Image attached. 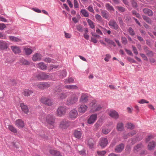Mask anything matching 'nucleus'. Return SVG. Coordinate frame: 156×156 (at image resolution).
Segmentation results:
<instances>
[{
  "instance_id": "nucleus-1",
  "label": "nucleus",
  "mask_w": 156,
  "mask_h": 156,
  "mask_svg": "<svg viewBox=\"0 0 156 156\" xmlns=\"http://www.w3.org/2000/svg\"><path fill=\"white\" fill-rule=\"evenodd\" d=\"M78 98V96L76 94H72L67 100V105H70L75 104L77 102Z\"/></svg>"
},
{
  "instance_id": "nucleus-2",
  "label": "nucleus",
  "mask_w": 156,
  "mask_h": 156,
  "mask_svg": "<svg viewBox=\"0 0 156 156\" xmlns=\"http://www.w3.org/2000/svg\"><path fill=\"white\" fill-rule=\"evenodd\" d=\"M66 111V106H59L56 111V114L58 116H62L65 115Z\"/></svg>"
},
{
  "instance_id": "nucleus-3",
  "label": "nucleus",
  "mask_w": 156,
  "mask_h": 156,
  "mask_svg": "<svg viewBox=\"0 0 156 156\" xmlns=\"http://www.w3.org/2000/svg\"><path fill=\"white\" fill-rule=\"evenodd\" d=\"M46 121L48 124L52 125L55 122V117L52 115H48L46 117Z\"/></svg>"
},
{
  "instance_id": "nucleus-4",
  "label": "nucleus",
  "mask_w": 156,
  "mask_h": 156,
  "mask_svg": "<svg viewBox=\"0 0 156 156\" xmlns=\"http://www.w3.org/2000/svg\"><path fill=\"white\" fill-rule=\"evenodd\" d=\"M36 77L38 80H42L48 78L49 76L46 73L42 72L37 75Z\"/></svg>"
},
{
  "instance_id": "nucleus-5",
  "label": "nucleus",
  "mask_w": 156,
  "mask_h": 156,
  "mask_svg": "<svg viewBox=\"0 0 156 156\" xmlns=\"http://www.w3.org/2000/svg\"><path fill=\"white\" fill-rule=\"evenodd\" d=\"M41 102L48 106H51L52 105V101L50 99L46 98H43L41 99Z\"/></svg>"
},
{
  "instance_id": "nucleus-6",
  "label": "nucleus",
  "mask_w": 156,
  "mask_h": 156,
  "mask_svg": "<svg viewBox=\"0 0 156 156\" xmlns=\"http://www.w3.org/2000/svg\"><path fill=\"white\" fill-rule=\"evenodd\" d=\"M97 117V114H94L91 115L87 120V122L89 124H93L96 120Z\"/></svg>"
},
{
  "instance_id": "nucleus-7",
  "label": "nucleus",
  "mask_w": 156,
  "mask_h": 156,
  "mask_svg": "<svg viewBox=\"0 0 156 156\" xmlns=\"http://www.w3.org/2000/svg\"><path fill=\"white\" fill-rule=\"evenodd\" d=\"M108 25L115 30H117L119 28L117 23L113 20H110L108 23Z\"/></svg>"
},
{
  "instance_id": "nucleus-8",
  "label": "nucleus",
  "mask_w": 156,
  "mask_h": 156,
  "mask_svg": "<svg viewBox=\"0 0 156 156\" xmlns=\"http://www.w3.org/2000/svg\"><path fill=\"white\" fill-rule=\"evenodd\" d=\"M124 148V145L122 143H121L119 144L116 146L114 149L115 152L117 153L121 152L123 150Z\"/></svg>"
},
{
  "instance_id": "nucleus-9",
  "label": "nucleus",
  "mask_w": 156,
  "mask_h": 156,
  "mask_svg": "<svg viewBox=\"0 0 156 156\" xmlns=\"http://www.w3.org/2000/svg\"><path fill=\"white\" fill-rule=\"evenodd\" d=\"M8 44L5 41L0 40V50H7L8 47Z\"/></svg>"
},
{
  "instance_id": "nucleus-10",
  "label": "nucleus",
  "mask_w": 156,
  "mask_h": 156,
  "mask_svg": "<svg viewBox=\"0 0 156 156\" xmlns=\"http://www.w3.org/2000/svg\"><path fill=\"white\" fill-rule=\"evenodd\" d=\"M78 115V112L75 109L71 110L69 113V116L70 118L74 119L77 117Z\"/></svg>"
},
{
  "instance_id": "nucleus-11",
  "label": "nucleus",
  "mask_w": 156,
  "mask_h": 156,
  "mask_svg": "<svg viewBox=\"0 0 156 156\" xmlns=\"http://www.w3.org/2000/svg\"><path fill=\"white\" fill-rule=\"evenodd\" d=\"M88 96L87 94L83 93L80 99V102L82 103H86L88 101Z\"/></svg>"
},
{
  "instance_id": "nucleus-12",
  "label": "nucleus",
  "mask_w": 156,
  "mask_h": 156,
  "mask_svg": "<svg viewBox=\"0 0 156 156\" xmlns=\"http://www.w3.org/2000/svg\"><path fill=\"white\" fill-rule=\"evenodd\" d=\"M143 49L146 55L148 57H152L154 55L153 52L152 51L149 50V48L146 46H144L143 47Z\"/></svg>"
},
{
  "instance_id": "nucleus-13",
  "label": "nucleus",
  "mask_w": 156,
  "mask_h": 156,
  "mask_svg": "<svg viewBox=\"0 0 156 156\" xmlns=\"http://www.w3.org/2000/svg\"><path fill=\"white\" fill-rule=\"evenodd\" d=\"M20 106L21 108L22 111L25 114H27L29 111L28 106L24 103L20 104Z\"/></svg>"
},
{
  "instance_id": "nucleus-14",
  "label": "nucleus",
  "mask_w": 156,
  "mask_h": 156,
  "mask_svg": "<svg viewBox=\"0 0 156 156\" xmlns=\"http://www.w3.org/2000/svg\"><path fill=\"white\" fill-rule=\"evenodd\" d=\"M68 126V122L66 120H63L59 124V127L61 129H65Z\"/></svg>"
},
{
  "instance_id": "nucleus-15",
  "label": "nucleus",
  "mask_w": 156,
  "mask_h": 156,
  "mask_svg": "<svg viewBox=\"0 0 156 156\" xmlns=\"http://www.w3.org/2000/svg\"><path fill=\"white\" fill-rule=\"evenodd\" d=\"M108 144V140L106 138H102L101 139L100 145L102 147H105Z\"/></svg>"
},
{
  "instance_id": "nucleus-16",
  "label": "nucleus",
  "mask_w": 156,
  "mask_h": 156,
  "mask_svg": "<svg viewBox=\"0 0 156 156\" xmlns=\"http://www.w3.org/2000/svg\"><path fill=\"white\" fill-rule=\"evenodd\" d=\"M109 115L111 117L115 119H118L119 117L118 112L115 110L110 111L109 113Z\"/></svg>"
},
{
  "instance_id": "nucleus-17",
  "label": "nucleus",
  "mask_w": 156,
  "mask_h": 156,
  "mask_svg": "<svg viewBox=\"0 0 156 156\" xmlns=\"http://www.w3.org/2000/svg\"><path fill=\"white\" fill-rule=\"evenodd\" d=\"M49 152L50 154L55 156H62L61 154L59 151L52 149L49 150Z\"/></svg>"
},
{
  "instance_id": "nucleus-18",
  "label": "nucleus",
  "mask_w": 156,
  "mask_h": 156,
  "mask_svg": "<svg viewBox=\"0 0 156 156\" xmlns=\"http://www.w3.org/2000/svg\"><path fill=\"white\" fill-rule=\"evenodd\" d=\"M11 48L15 54H19L21 52V50L19 47L16 46H12Z\"/></svg>"
},
{
  "instance_id": "nucleus-19",
  "label": "nucleus",
  "mask_w": 156,
  "mask_h": 156,
  "mask_svg": "<svg viewBox=\"0 0 156 156\" xmlns=\"http://www.w3.org/2000/svg\"><path fill=\"white\" fill-rule=\"evenodd\" d=\"M94 141L92 138H89L87 141V145L90 149L93 148L94 145Z\"/></svg>"
},
{
  "instance_id": "nucleus-20",
  "label": "nucleus",
  "mask_w": 156,
  "mask_h": 156,
  "mask_svg": "<svg viewBox=\"0 0 156 156\" xmlns=\"http://www.w3.org/2000/svg\"><path fill=\"white\" fill-rule=\"evenodd\" d=\"M87 107L86 105H81L78 108V111L80 113H84L87 110Z\"/></svg>"
},
{
  "instance_id": "nucleus-21",
  "label": "nucleus",
  "mask_w": 156,
  "mask_h": 156,
  "mask_svg": "<svg viewBox=\"0 0 156 156\" xmlns=\"http://www.w3.org/2000/svg\"><path fill=\"white\" fill-rule=\"evenodd\" d=\"M76 149L80 154L84 155L85 154V150L84 149L82 146L78 145Z\"/></svg>"
},
{
  "instance_id": "nucleus-22",
  "label": "nucleus",
  "mask_w": 156,
  "mask_h": 156,
  "mask_svg": "<svg viewBox=\"0 0 156 156\" xmlns=\"http://www.w3.org/2000/svg\"><path fill=\"white\" fill-rule=\"evenodd\" d=\"M16 125L19 127L23 128L24 126V122L21 119H18L16 122Z\"/></svg>"
},
{
  "instance_id": "nucleus-23",
  "label": "nucleus",
  "mask_w": 156,
  "mask_h": 156,
  "mask_svg": "<svg viewBox=\"0 0 156 156\" xmlns=\"http://www.w3.org/2000/svg\"><path fill=\"white\" fill-rule=\"evenodd\" d=\"M41 56L39 53H36L33 56L32 59L34 61H40L41 60Z\"/></svg>"
},
{
  "instance_id": "nucleus-24",
  "label": "nucleus",
  "mask_w": 156,
  "mask_h": 156,
  "mask_svg": "<svg viewBox=\"0 0 156 156\" xmlns=\"http://www.w3.org/2000/svg\"><path fill=\"white\" fill-rule=\"evenodd\" d=\"M33 93V91L29 89H25L24 90L22 93L25 96L28 97L30 96Z\"/></svg>"
},
{
  "instance_id": "nucleus-25",
  "label": "nucleus",
  "mask_w": 156,
  "mask_h": 156,
  "mask_svg": "<svg viewBox=\"0 0 156 156\" xmlns=\"http://www.w3.org/2000/svg\"><path fill=\"white\" fill-rule=\"evenodd\" d=\"M143 11L144 13L147 15L149 16H151L153 15L152 11L150 9L147 8H144L143 9Z\"/></svg>"
},
{
  "instance_id": "nucleus-26",
  "label": "nucleus",
  "mask_w": 156,
  "mask_h": 156,
  "mask_svg": "<svg viewBox=\"0 0 156 156\" xmlns=\"http://www.w3.org/2000/svg\"><path fill=\"white\" fill-rule=\"evenodd\" d=\"M74 136L78 139L81 138L82 135V132L80 131L75 130L73 133Z\"/></svg>"
},
{
  "instance_id": "nucleus-27",
  "label": "nucleus",
  "mask_w": 156,
  "mask_h": 156,
  "mask_svg": "<svg viewBox=\"0 0 156 156\" xmlns=\"http://www.w3.org/2000/svg\"><path fill=\"white\" fill-rule=\"evenodd\" d=\"M156 146L155 142L154 141L150 142L148 145V149L149 150H152L154 149Z\"/></svg>"
},
{
  "instance_id": "nucleus-28",
  "label": "nucleus",
  "mask_w": 156,
  "mask_h": 156,
  "mask_svg": "<svg viewBox=\"0 0 156 156\" xmlns=\"http://www.w3.org/2000/svg\"><path fill=\"white\" fill-rule=\"evenodd\" d=\"M37 65L39 69L42 70H45L47 68V66L43 62L39 63Z\"/></svg>"
},
{
  "instance_id": "nucleus-29",
  "label": "nucleus",
  "mask_w": 156,
  "mask_h": 156,
  "mask_svg": "<svg viewBox=\"0 0 156 156\" xmlns=\"http://www.w3.org/2000/svg\"><path fill=\"white\" fill-rule=\"evenodd\" d=\"M123 124L122 122L118 123L117 125L116 128L118 131H121L124 129Z\"/></svg>"
},
{
  "instance_id": "nucleus-30",
  "label": "nucleus",
  "mask_w": 156,
  "mask_h": 156,
  "mask_svg": "<svg viewBox=\"0 0 156 156\" xmlns=\"http://www.w3.org/2000/svg\"><path fill=\"white\" fill-rule=\"evenodd\" d=\"M64 87L66 89L72 90L78 89V87L76 85H67L65 86Z\"/></svg>"
},
{
  "instance_id": "nucleus-31",
  "label": "nucleus",
  "mask_w": 156,
  "mask_h": 156,
  "mask_svg": "<svg viewBox=\"0 0 156 156\" xmlns=\"http://www.w3.org/2000/svg\"><path fill=\"white\" fill-rule=\"evenodd\" d=\"M69 95V92H66L65 93H61L59 95V97L61 99H63L66 98V97Z\"/></svg>"
},
{
  "instance_id": "nucleus-32",
  "label": "nucleus",
  "mask_w": 156,
  "mask_h": 156,
  "mask_svg": "<svg viewBox=\"0 0 156 156\" xmlns=\"http://www.w3.org/2000/svg\"><path fill=\"white\" fill-rule=\"evenodd\" d=\"M101 15L102 17L107 20H108V12L106 10L103 11L101 12Z\"/></svg>"
},
{
  "instance_id": "nucleus-33",
  "label": "nucleus",
  "mask_w": 156,
  "mask_h": 156,
  "mask_svg": "<svg viewBox=\"0 0 156 156\" xmlns=\"http://www.w3.org/2000/svg\"><path fill=\"white\" fill-rule=\"evenodd\" d=\"M97 103L95 101H93L90 103V106L91 109L94 111L97 106Z\"/></svg>"
},
{
  "instance_id": "nucleus-34",
  "label": "nucleus",
  "mask_w": 156,
  "mask_h": 156,
  "mask_svg": "<svg viewBox=\"0 0 156 156\" xmlns=\"http://www.w3.org/2000/svg\"><path fill=\"white\" fill-rule=\"evenodd\" d=\"M87 21L91 28L93 29L95 28V25H94V23L91 20L88 19L87 20Z\"/></svg>"
},
{
  "instance_id": "nucleus-35",
  "label": "nucleus",
  "mask_w": 156,
  "mask_h": 156,
  "mask_svg": "<svg viewBox=\"0 0 156 156\" xmlns=\"http://www.w3.org/2000/svg\"><path fill=\"white\" fill-rule=\"evenodd\" d=\"M20 62L22 64L25 65H29L30 64L29 62L23 58H22L20 60Z\"/></svg>"
},
{
  "instance_id": "nucleus-36",
  "label": "nucleus",
  "mask_w": 156,
  "mask_h": 156,
  "mask_svg": "<svg viewBox=\"0 0 156 156\" xmlns=\"http://www.w3.org/2000/svg\"><path fill=\"white\" fill-rule=\"evenodd\" d=\"M143 18L146 22L149 24H151L152 23V21L150 18L146 16H142Z\"/></svg>"
},
{
  "instance_id": "nucleus-37",
  "label": "nucleus",
  "mask_w": 156,
  "mask_h": 156,
  "mask_svg": "<svg viewBox=\"0 0 156 156\" xmlns=\"http://www.w3.org/2000/svg\"><path fill=\"white\" fill-rule=\"evenodd\" d=\"M24 50L26 55H30L33 52V50L30 48H25Z\"/></svg>"
},
{
  "instance_id": "nucleus-38",
  "label": "nucleus",
  "mask_w": 156,
  "mask_h": 156,
  "mask_svg": "<svg viewBox=\"0 0 156 156\" xmlns=\"http://www.w3.org/2000/svg\"><path fill=\"white\" fill-rule=\"evenodd\" d=\"M105 7L106 9L108 11H113L114 10L113 7L110 5L109 3H106L105 5Z\"/></svg>"
},
{
  "instance_id": "nucleus-39",
  "label": "nucleus",
  "mask_w": 156,
  "mask_h": 156,
  "mask_svg": "<svg viewBox=\"0 0 156 156\" xmlns=\"http://www.w3.org/2000/svg\"><path fill=\"white\" fill-rule=\"evenodd\" d=\"M105 40L109 44L112 45L114 47L116 46L115 43L113 41L106 38H105Z\"/></svg>"
},
{
  "instance_id": "nucleus-40",
  "label": "nucleus",
  "mask_w": 156,
  "mask_h": 156,
  "mask_svg": "<svg viewBox=\"0 0 156 156\" xmlns=\"http://www.w3.org/2000/svg\"><path fill=\"white\" fill-rule=\"evenodd\" d=\"M80 12L85 17H88L89 16V13L85 9H82L81 10Z\"/></svg>"
},
{
  "instance_id": "nucleus-41",
  "label": "nucleus",
  "mask_w": 156,
  "mask_h": 156,
  "mask_svg": "<svg viewBox=\"0 0 156 156\" xmlns=\"http://www.w3.org/2000/svg\"><path fill=\"white\" fill-rule=\"evenodd\" d=\"M9 38L11 41L19 42L21 41V40L19 38L14 36H9Z\"/></svg>"
},
{
  "instance_id": "nucleus-42",
  "label": "nucleus",
  "mask_w": 156,
  "mask_h": 156,
  "mask_svg": "<svg viewBox=\"0 0 156 156\" xmlns=\"http://www.w3.org/2000/svg\"><path fill=\"white\" fill-rule=\"evenodd\" d=\"M9 129L10 131L14 133H17V129L12 125H9Z\"/></svg>"
},
{
  "instance_id": "nucleus-43",
  "label": "nucleus",
  "mask_w": 156,
  "mask_h": 156,
  "mask_svg": "<svg viewBox=\"0 0 156 156\" xmlns=\"http://www.w3.org/2000/svg\"><path fill=\"white\" fill-rule=\"evenodd\" d=\"M136 0H131V3L133 7L134 8H137L138 5Z\"/></svg>"
},
{
  "instance_id": "nucleus-44",
  "label": "nucleus",
  "mask_w": 156,
  "mask_h": 156,
  "mask_svg": "<svg viewBox=\"0 0 156 156\" xmlns=\"http://www.w3.org/2000/svg\"><path fill=\"white\" fill-rule=\"evenodd\" d=\"M129 34L131 36H133L135 34V32L133 28L130 27L128 30Z\"/></svg>"
},
{
  "instance_id": "nucleus-45",
  "label": "nucleus",
  "mask_w": 156,
  "mask_h": 156,
  "mask_svg": "<svg viewBox=\"0 0 156 156\" xmlns=\"http://www.w3.org/2000/svg\"><path fill=\"white\" fill-rule=\"evenodd\" d=\"M126 127L128 129H132L134 128L135 126L133 123L129 122L127 124Z\"/></svg>"
},
{
  "instance_id": "nucleus-46",
  "label": "nucleus",
  "mask_w": 156,
  "mask_h": 156,
  "mask_svg": "<svg viewBox=\"0 0 156 156\" xmlns=\"http://www.w3.org/2000/svg\"><path fill=\"white\" fill-rule=\"evenodd\" d=\"M66 75V70H63L61 71L60 73V76L61 78H63Z\"/></svg>"
},
{
  "instance_id": "nucleus-47",
  "label": "nucleus",
  "mask_w": 156,
  "mask_h": 156,
  "mask_svg": "<svg viewBox=\"0 0 156 156\" xmlns=\"http://www.w3.org/2000/svg\"><path fill=\"white\" fill-rule=\"evenodd\" d=\"M74 81V79L71 77L69 78L67 80H66L65 81V83H73Z\"/></svg>"
},
{
  "instance_id": "nucleus-48",
  "label": "nucleus",
  "mask_w": 156,
  "mask_h": 156,
  "mask_svg": "<svg viewBox=\"0 0 156 156\" xmlns=\"http://www.w3.org/2000/svg\"><path fill=\"white\" fill-rule=\"evenodd\" d=\"M118 11L122 12H124L126 11V9L124 7L121 6H117L116 7Z\"/></svg>"
},
{
  "instance_id": "nucleus-49",
  "label": "nucleus",
  "mask_w": 156,
  "mask_h": 156,
  "mask_svg": "<svg viewBox=\"0 0 156 156\" xmlns=\"http://www.w3.org/2000/svg\"><path fill=\"white\" fill-rule=\"evenodd\" d=\"M106 152L105 151H97L98 154L99 156H104L106 154Z\"/></svg>"
},
{
  "instance_id": "nucleus-50",
  "label": "nucleus",
  "mask_w": 156,
  "mask_h": 156,
  "mask_svg": "<svg viewBox=\"0 0 156 156\" xmlns=\"http://www.w3.org/2000/svg\"><path fill=\"white\" fill-rule=\"evenodd\" d=\"M118 20L120 27H124V23L123 22L122 18L120 17H119L118 18Z\"/></svg>"
},
{
  "instance_id": "nucleus-51",
  "label": "nucleus",
  "mask_w": 156,
  "mask_h": 156,
  "mask_svg": "<svg viewBox=\"0 0 156 156\" xmlns=\"http://www.w3.org/2000/svg\"><path fill=\"white\" fill-rule=\"evenodd\" d=\"M121 39L122 40V42L123 44L125 45L127 44L128 41L126 37H122L121 38Z\"/></svg>"
},
{
  "instance_id": "nucleus-52",
  "label": "nucleus",
  "mask_w": 156,
  "mask_h": 156,
  "mask_svg": "<svg viewBox=\"0 0 156 156\" xmlns=\"http://www.w3.org/2000/svg\"><path fill=\"white\" fill-rule=\"evenodd\" d=\"M110 130L108 129L103 128L102 129V133L105 134H108L110 131Z\"/></svg>"
},
{
  "instance_id": "nucleus-53",
  "label": "nucleus",
  "mask_w": 156,
  "mask_h": 156,
  "mask_svg": "<svg viewBox=\"0 0 156 156\" xmlns=\"http://www.w3.org/2000/svg\"><path fill=\"white\" fill-rule=\"evenodd\" d=\"M44 89L49 87L50 86V84L47 82H42Z\"/></svg>"
},
{
  "instance_id": "nucleus-54",
  "label": "nucleus",
  "mask_w": 156,
  "mask_h": 156,
  "mask_svg": "<svg viewBox=\"0 0 156 156\" xmlns=\"http://www.w3.org/2000/svg\"><path fill=\"white\" fill-rule=\"evenodd\" d=\"M102 108V107L100 105H98L97 106L96 108L94 110V111L95 112L99 111L101 110Z\"/></svg>"
},
{
  "instance_id": "nucleus-55",
  "label": "nucleus",
  "mask_w": 156,
  "mask_h": 156,
  "mask_svg": "<svg viewBox=\"0 0 156 156\" xmlns=\"http://www.w3.org/2000/svg\"><path fill=\"white\" fill-rule=\"evenodd\" d=\"M87 9L90 12H92L93 13H94V9L93 8L92 6V5H90L88 7Z\"/></svg>"
},
{
  "instance_id": "nucleus-56",
  "label": "nucleus",
  "mask_w": 156,
  "mask_h": 156,
  "mask_svg": "<svg viewBox=\"0 0 156 156\" xmlns=\"http://www.w3.org/2000/svg\"><path fill=\"white\" fill-rule=\"evenodd\" d=\"M42 82L39 83H37L36 85L37 87L41 89H44L43 83H42Z\"/></svg>"
},
{
  "instance_id": "nucleus-57",
  "label": "nucleus",
  "mask_w": 156,
  "mask_h": 156,
  "mask_svg": "<svg viewBox=\"0 0 156 156\" xmlns=\"http://www.w3.org/2000/svg\"><path fill=\"white\" fill-rule=\"evenodd\" d=\"M12 144L15 148L17 149L19 147V143L17 142H12L11 143Z\"/></svg>"
},
{
  "instance_id": "nucleus-58",
  "label": "nucleus",
  "mask_w": 156,
  "mask_h": 156,
  "mask_svg": "<svg viewBox=\"0 0 156 156\" xmlns=\"http://www.w3.org/2000/svg\"><path fill=\"white\" fill-rule=\"evenodd\" d=\"M132 12L133 15L134 16H135L137 18H139L140 17V15L139 13H138L136 12V11L135 10H133L132 11Z\"/></svg>"
},
{
  "instance_id": "nucleus-59",
  "label": "nucleus",
  "mask_w": 156,
  "mask_h": 156,
  "mask_svg": "<svg viewBox=\"0 0 156 156\" xmlns=\"http://www.w3.org/2000/svg\"><path fill=\"white\" fill-rule=\"evenodd\" d=\"M141 146L142 144H137L134 147L135 150H136L137 151H138L140 150V149L141 148Z\"/></svg>"
},
{
  "instance_id": "nucleus-60",
  "label": "nucleus",
  "mask_w": 156,
  "mask_h": 156,
  "mask_svg": "<svg viewBox=\"0 0 156 156\" xmlns=\"http://www.w3.org/2000/svg\"><path fill=\"white\" fill-rule=\"evenodd\" d=\"M128 60L131 63H136V61L130 57H128L127 58Z\"/></svg>"
},
{
  "instance_id": "nucleus-61",
  "label": "nucleus",
  "mask_w": 156,
  "mask_h": 156,
  "mask_svg": "<svg viewBox=\"0 0 156 156\" xmlns=\"http://www.w3.org/2000/svg\"><path fill=\"white\" fill-rule=\"evenodd\" d=\"M132 48L133 51L134 53L136 55L138 54V52L136 47L133 46H132Z\"/></svg>"
},
{
  "instance_id": "nucleus-62",
  "label": "nucleus",
  "mask_w": 156,
  "mask_h": 156,
  "mask_svg": "<svg viewBox=\"0 0 156 156\" xmlns=\"http://www.w3.org/2000/svg\"><path fill=\"white\" fill-rule=\"evenodd\" d=\"M95 17L96 19L99 21H101L102 20V18L101 16L99 14H96L95 16Z\"/></svg>"
},
{
  "instance_id": "nucleus-63",
  "label": "nucleus",
  "mask_w": 156,
  "mask_h": 156,
  "mask_svg": "<svg viewBox=\"0 0 156 156\" xmlns=\"http://www.w3.org/2000/svg\"><path fill=\"white\" fill-rule=\"evenodd\" d=\"M6 27L5 25L3 23H0V30H3Z\"/></svg>"
},
{
  "instance_id": "nucleus-64",
  "label": "nucleus",
  "mask_w": 156,
  "mask_h": 156,
  "mask_svg": "<svg viewBox=\"0 0 156 156\" xmlns=\"http://www.w3.org/2000/svg\"><path fill=\"white\" fill-rule=\"evenodd\" d=\"M140 56L141 57H142V58H144V60H145V61L148 60V59H147V57L144 54H143V53H140Z\"/></svg>"
}]
</instances>
